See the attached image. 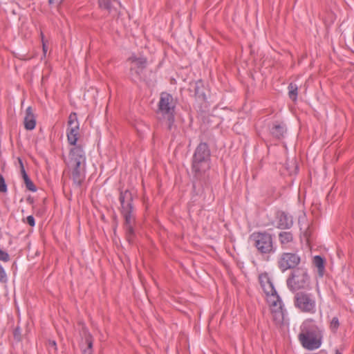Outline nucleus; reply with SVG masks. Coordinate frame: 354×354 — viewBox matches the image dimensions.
I'll use <instances>...</instances> for the list:
<instances>
[{"label": "nucleus", "instance_id": "obj_15", "mask_svg": "<svg viewBox=\"0 0 354 354\" xmlns=\"http://www.w3.org/2000/svg\"><path fill=\"white\" fill-rule=\"evenodd\" d=\"M269 130L270 134L274 138L280 140L284 137L286 128L283 122H274L270 125Z\"/></svg>", "mask_w": 354, "mask_h": 354}, {"label": "nucleus", "instance_id": "obj_31", "mask_svg": "<svg viewBox=\"0 0 354 354\" xmlns=\"http://www.w3.org/2000/svg\"><path fill=\"white\" fill-rule=\"evenodd\" d=\"M292 162L295 166V170L297 171L298 170V166L297 165V161L296 160H293Z\"/></svg>", "mask_w": 354, "mask_h": 354}, {"label": "nucleus", "instance_id": "obj_9", "mask_svg": "<svg viewBox=\"0 0 354 354\" xmlns=\"http://www.w3.org/2000/svg\"><path fill=\"white\" fill-rule=\"evenodd\" d=\"M130 62L129 75L133 82L142 80V74L147 67V59L143 56L138 57L132 55L128 58Z\"/></svg>", "mask_w": 354, "mask_h": 354}, {"label": "nucleus", "instance_id": "obj_18", "mask_svg": "<svg viewBox=\"0 0 354 354\" xmlns=\"http://www.w3.org/2000/svg\"><path fill=\"white\" fill-rule=\"evenodd\" d=\"M19 162L20 167H21V176L24 179V183L26 185L27 189H28L31 192H35L37 190L36 186L34 185L32 181L30 180V178L28 176V174L24 169L23 162L20 158H19Z\"/></svg>", "mask_w": 354, "mask_h": 354}, {"label": "nucleus", "instance_id": "obj_6", "mask_svg": "<svg viewBox=\"0 0 354 354\" xmlns=\"http://www.w3.org/2000/svg\"><path fill=\"white\" fill-rule=\"evenodd\" d=\"M176 102L173 96L167 93H160L158 104V113L167 120V129L171 130L174 124V111Z\"/></svg>", "mask_w": 354, "mask_h": 354}, {"label": "nucleus", "instance_id": "obj_26", "mask_svg": "<svg viewBox=\"0 0 354 354\" xmlns=\"http://www.w3.org/2000/svg\"><path fill=\"white\" fill-rule=\"evenodd\" d=\"M86 341L88 344V348L87 350H86L87 351V353H91V348H92V346H93V342H92V340H91V337L89 335V337H86Z\"/></svg>", "mask_w": 354, "mask_h": 354}, {"label": "nucleus", "instance_id": "obj_23", "mask_svg": "<svg viewBox=\"0 0 354 354\" xmlns=\"http://www.w3.org/2000/svg\"><path fill=\"white\" fill-rule=\"evenodd\" d=\"M7 185L3 176L0 174V192L6 193L7 192Z\"/></svg>", "mask_w": 354, "mask_h": 354}, {"label": "nucleus", "instance_id": "obj_24", "mask_svg": "<svg viewBox=\"0 0 354 354\" xmlns=\"http://www.w3.org/2000/svg\"><path fill=\"white\" fill-rule=\"evenodd\" d=\"M0 261H2L3 262H8L10 261V256L9 254L2 250L0 249Z\"/></svg>", "mask_w": 354, "mask_h": 354}, {"label": "nucleus", "instance_id": "obj_4", "mask_svg": "<svg viewBox=\"0 0 354 354\" xmlns=\"http://www.w3.org/2000/svg\"><path fill=\"white\" fill-rule=\"evenodd\" d=\"M210 164V149L206 142H201L196 147L192 160V170L194 177L201 179L209 170Z\"/></svg>", "mask_w": 354, "mask_h": 354}, {"label": "nucleus", "instance_id": "obj_34", "mask_svg": "<svg viewBox=\"0 0 354 354\" xmlns=\"http://www.w3.org/2000/svg\"><path fill=\"white\" fill-rule=\"evenodd\" d=\"M335 354H342V353L341 352H339V350H336Z\"/></svg>", "mask_w": 354, "mask_h": 354}, {"label": "nucleus", "instance_id": "obj_11", "mask_svg": "<svg viewBox=\"0 0 354 354\" xmlns=\"http://www.w3.org/2000/svg\"><path fill=\"white\" fill-rule=\"evenodd\" d=\"M70 167L71 169H86L85 153L80 146H75L71 149Z\"/></svg>", "mask_w": 354, "mask_h": 354}, {"label": "nucleus", "instance_id": "obj_20", "mask_svg": "<svg viewBox=\"0 0 354 354\" xmlns=\"http://www.w3.org/2000/svg\"><path fill=\"white\" fill-rule=\"evenodd\" d=\"M313 263L317 268L319 275L323 277L325 270L324 259L321 256L317 255L313 258Z\"/></svg>", "mask_w": 354, "mask_h": 354}, {"label": "nucleus", "instance_id": "obj_12", "mask_svg": "<svg viewBox=\"0 0 354 354\" xmlns=\"http://www.w3.org/2000/svg\"><path fill=\"white\" fill-rule=\"evenodd\" d=\"M68 127L67 129V139L70 145H75L79 135V122L77 114L71 113L68 117Z\"/></svg>", "mask_w": 354, "mask_h": 354}, {"label": "nucleus", "instance_id": "obj_5", "mask_svg": "<svg viewBox=\"0 0 354 354\" xmlns=\"http://www.w3.org/2000/svg\"><path fill=\"white\" fill-rule=\"evenodd\" d=\"M249 241L262 256L269 257L277 251L274 236L267 231L253 232L250 235Z\"/></svg>", "mask_w": 354, "mask_h": 354}, {"label": "nucleus", "instance_id": "obj_10", "mask_svg": "<svg viewBox=\"0 0 354 354\" xmlns=\"http://www.w3.org/2000/svg\"><path fill=\"white\" fill-rule=\"evenodd\" d=\"M300 263L301 257L297 252H282L277 259V266L282 272L296 269Z\"/></svg>", "mask_w": 354, "mask_h": 354}, {"label": "nucleus", "instance_id": "obj_30", "mask_svg": "<svg viewBox=\"0 0 354 354\" xmlns=\"http://www.w3.org/2000/svg\"><path fill=\"white\" fill-rule=\"evenodd\" d=\"M46 42H47L46 40H43V42H42V49H43V53H44V55H46V52H47Z\"/></svg>", "mask_w": 354, "mask_h": 354}, {"label": "nucleus", "instance_id": "obj_17", "mask_svg": "<svg viewBox=\"0 0 354 354\" xmlns=\"http://www.w3.org/2000/svg\"><path fill=\"white\" fill-rule=\"evenodd\" d=\"M86 176V169H71V178L77 187H80Z\"/></svg>", "mask_w": 354, "mask_h": 354}, {"label": "nucleus", "instance_id": "obj_3", "mask_svg": "<svg viewBox=\"0 0 354 354\" xmlns=\"http://www.w3.org/2000/svg\"><path fill=\"white\" fill-rule=\"evenodd\" d=\"M323 329L318 326L314 319H306L300 326L298 339L301 346L308 351L319 348L322 344Z\"/></svg>", "mask_w": 354, "mask_h": 354}, {"label": "nucleus", "instance_id": "obj_29", "mask_svg": "<svg viewBox=\"0 0 354 354\" xmlns=\"http://www.w3.org/2000/svg\"><path fill=\"white\" fill-rule=\"evenodd\" d=\"M14 336L15 338H17V339H20V336H21V329L17 327L14 330Z\"/></svg>", "mask_w": 354, "mask_h": 354}, {"label": "nucleus", "instance_id": "obj_36", "mask_svg": "<svg viewBox=\"0 0 354 354\" xmlns=\"http://www.w3.org/2000/svg\"><path fill=\"white\" fill-rule=\"evenodd\" d=\"M84 354H91V353H87V351H84Z\"/></svg>", "mask_w": 354, "mask_h": 354}, {"label": "nucleus", "instance_id": "obj_32", "mask_svg": "<svg viewBox=\"0 0 354 354\" xmlns=\"http://www.w3.org/2000/svg\"><path fill=\"white\" fill-rule=\"evenodd\" d=\"M40 37H41V43H42L43 40H45L44 35V33L42 32H40Z\"/></svg>", "mask_w": 354, "mask_h": 354}, {"label": "nucleus", "instance_id": "obj_25", "mask_svg": "<svg viewBox=\"0 0 354 354\" xmlns=\"http://www.w3.org/2000/svg\"><path fill=\"white\" fill-rule=\"evenodd\" d=\"M6 281H7L6 273L3 268L2 267V266L0 265V282L4 283Z\"/></svg>", "mask_w": 354, "mask_h": 354}, {"label": "nucleus", "instance_id": "obj_8", "mask_svg": "<svg viewBox=\"0 0 354 354\" xmlns=\"http://www.w3.org/2000/svg\"><path fill=\"white\" fill-rule=\"evenodd\" d=\"M294 304L302 313L314 314L316 312L315 298L311 293L297 292L294 297Z\"/></svg>", "mask_w": 354, "mask_h": 354}, {"label": "nucleus", "instance_id": "obj_19", "mask_svg": "<svg viewBox=\"0 0 354 354\" xmlns=\"http://www.w3.org/2000/svg\"><path fill=\"white\" fill-rule=\"evenodd\" d=\"M279 240L283 246L292 242L293 235L290 232H281L279 234Z\"/></svg>", "mask_w": 354, "mask_h": 354}, {"label": "nucleus", "instance_id": "obj_16", "mask_svg": "<svg viewBox=\"0 0 354 354\" xmlns=\"http://www.w3.org/2000/svg\"><path fill=\"white\" fill-rule=\"evenodd\" d=\"M36 126V118L33 113L31 106H28L26 110V115L24 117V127L26 130H33Z\"/></svg>", "mask_w": 354, "mask_h": 354}, {"label": "nucleus", "instance_id": "obj_13", "mask_svg": "<svg viewBox=\"0 0 354 354\" xmlns=\"http://www.w3.org/2000/svg\"><path fill=\"white\" fill-rule=\"evenodd\" d=\"M277 227L279 229H290L293 225L292 217L283 211H278L276 213Z\"/></svg>", "mask_w": 354, "mask_h": 354}, {"label": "nucleus", "instance_id": "obj_35", "mask_svg": "<svg viewBox=\"0 0 354 354\" xmlns=\"http://www.w3.org/2000/svg\"><path fill=\"white\" fill-rule=\"evenodd\" d=\"M54 1H55V0H48V2H49L50 3H53Z\"/></svg>", "mask_w": 354, "mask_h": 354}, {"label": "nucleus", "instance_id": "obj_27", "mask_svg": "<svg viewBox=\"0 0 354 354\" xmlns=\"http://www.w3.org/2000/svg\"><path fill=\"white\" fill-rule=\"evenodd\" d=\"M202 84L201 82H198L196 83V87H195V95L198 96L204 95L203 93H201L200 92V85Z\"/></svg>", "mask_w": 354, "mask_h": 354}, {"label": "nucleus", "instance_id": "obj_28", "mask_svg": "<svg viewBox=\"0 0 354 354\" xmlns=\"http://www.w3.org/2000/svg\"><path fill=\"white\" fill-rule=\"evenodd\" d=\"M26 221H27L28 224L30 226H31V227L35 226V218H34V217L30 215V216H27Z\"/></svg>", "mask_w": 354, "mask_h": 354}, {"label": "nucleus", "instance_id": "obj_22", "mask_svg": "<svg viewBox=\"0 0 354 354\" xmlns=\"http://www.w3.org/2000/svg\"><path fill=\"white\" fill-rule=\"evenodd\" d=\"M339 326V322L337 317H334L330 322V328L332 331L335 332Z\"/></svg>", "mask_w": 354, "mask_h": 354}, {"label": "nucleus", "instance_id": "obj_33", "mask_svg": "<svg viewBox=\"0 0 354 354\" xmlns=\"http://www.w3.org/2000/svg\"><path fill=\"white\" fill-rule=\"evenodd\" d=\"M50 344L56 348V343L55 341L50 342Z\"/></svg>", "mask_w": 354, "mask_h": 354}, {"label": "nucleus", "instance_id": "obj_7", "mask_svg": "<svg viewBox=\"0 0 354 354\" xmlns=\"http://www.w3.org/2000/svg\"><path fill=\"white\" fill-rule=\"evenodd\" d=\"M310 278L308 270L304 267L294 269L288 276L286 283L290 290L295 292L310 287Z\"/></svg>", "mask_w": 354, "mask_h": 354}, {"label": "nucleus", "instance_id": "obj_14", "mask_svg": "<svg viewBox=\"0 0 354 354\" xmlns=\"http://www.w3.org/2000/svg\"><path fill=\"white\" fill-rule=\"evenodd\" d=\"M98 3L101 8L107 10L113 17L117 15L118 7L120 6L118 0H98Z\"/></svg>", "mask_w": 354, "mask_h": 354}, {"label": "nucleus", "instance_id": "obj_1", "mask_svg": "<svg viewBox=\"0 0 354 354\" xmlns=\"http://www.w3.org/2000/svg\"><path fill=\"white\" fill-rule=\"evenodd\" d=\"M259 281L267 295V301L270 306L274 321L276 324L283 323L286 310L283 308L281 299L278 295L268 274L265 272L259 274Z\"/></svg>", "mask_w": 354, "mask_h": 354}, {"label": "nucleus", "instance_id": "obj_2", "mask_svg": "<svg viewBox=\"0 0 354 354\" xmlns=\"http://www.w3.org/2000/svg\"><path fill=\"white\" fill-rule=\"evenodd\" d=\"M118 200L120 204V213L124 219V227L126 237L129 243H131L135 236L134 226L136 223L133 194L129 189L120 190Z\"/></svg>", "mask_w": 354, "mask_h": 354}, {"label": "nucleus", "instance_id": "obj_21", "mask_svg": "<svg viewBox=\"0 0 354 354\" xmlns=\"http://www.w3.org/2000/svg\"><path fill=\"white\" fill-rule=\"evenodd\" d=\"M288 95L292 101H296L298 95V86L293 83H290L288 86Z\"/></svg>", "mask_w": 354, "mask_h": 354}]
</instances>
